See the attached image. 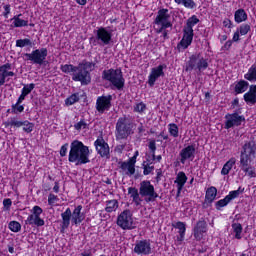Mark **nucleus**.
I'll use <instances>...</instances> for the list:
<instances>
[{
	"label": "nucleus",
	"instance_id": "1",
	"mask_svg": "<svg viewBox=\"0 0 256 256\" xmlns=\"http://www.w3.org/2000/svg\"><path fill=\"white\" fill-rule=\"evenodd\" d=\"M89 155H91L89 147L83 144V142L79 140L71 142L68 155L69 163H75V165H87V163H91Z\"/></svg>",
	"mask_w": 256,
	"mask_h": 256
},
{
	"label": "nucleus",
	"instance_id": "2",
	"mask_svg": "<svg viewBox=\"0 0 256 256\" xmlns=\"http://www.w3.org/2000/svg\"><path fill=\"white\" fill-rule=\"evenodd\" d=\"M93 69H95V63L87 60L82 61L76 66V70L72 74V81H79L82 86L89 85Z\"/></svg>",
	"mask_w": 256,
	"mask_h": 256
},
{
	"label": "nucleus",
	"instance_id": "3",
	"mask_svg": "<svg viewBox=\"0 0 256 256\" xmlns=\"http://www.w3.org/2000/svg\"><path fill=\"white\" fill-rule=\"evenodd\" d=\"M134 127H135V124L133 123V120L131 117L122 116L118 118L116 122V132H115L117 141L127 139L129 135H133Z\"/></svg>",
	"mask_w": 256,
	"mask_h": 256
},
{
	"label": "nucleus",
	"instance_id": "4",
	"mask_svg": "<svg viewBox=\"0 0 256 256\" xmlns=\"http://www.w3.org/2000/svg\"><path fill=\"white\" fill-rule=\"evenodd\" d=\"M102 79L109 81L111 85L118 91L125 87V78H123V71L121 69H109L102 72Z\"/></svg>",
	"mask_w": 256,
	"mask_h": 256
},
{
	"label": "nucleus",
	"instance_id": "5",
	"mask_svg": "<svg viewBox=\"0 0 256 256\" xmlns=\"http://www.w3.org/2000/svg\"><path fill=\"white\" fill-rule=\"evenodd\" d=\"M170 19L171 14L169 13V9H160L154 20L155 25L158 26V28H155L156 33H162L164 29H171L173 27V23H171Z\"/></svg>",
	"mask_w": 256,
	"mask_h": 256
},
{
	"label": "nucleus",
	"instance_id": "6",
	"mask_svg": "<svg viewBox=\"0 0 256 256\" xmlns=\"http://www.w3.org/2000/svg\"><path fill=\"white\" fill-rule=\"evenodd\" d=\"M207 67H209L207 59L203 58L200 54H194L189 57L185 71L188 73H191V71H198L199 73H202V71H205Z\"/></svg>",
	"mask_w": 256,
	"mask_h": 256
},
{
	"label": "nucleus",
	"instance_id": "7",
	"mask_svg": "<svg viewBox=\"0 0 256 256\" xmlns=\"http://www.w3.org/2000/svg\"><path fill=\"white\" fill-rule=\"evenodd\" d=\"M140 196L145 201V203H154L159 198V194L155 191V186L151 184V181L144 180L140 182Z\"/></svg>",
	"mask_w": 256,
	"mask_h": 256
},
{
	"label": "nucleus",
	"instance_id": "8",
	"mask_svg": "<svg viewBox=\"0 0 256 256\" xmlns=\"http://www.w3.org/2000/svg\"><path fill=\"white\" fill-rule=\"evenodd\" d=\"M113 38V33L107 30L105 27H100L95 32V36L90 38V43L94 47H105V45H109L111 43V39Z\"/></svg>",
	"mask_w": 256,
	"mask_h": 256
},
{
	"label": "nucleus",
	"instance_id": "9",
	"mask_svg": "<svg viewBox=\"0 0 256 256\" xmlns=\"http://www.w3.org/2000/svg\"><path fill=\"white\" fill-rule=\"evenodd\" d=\"M48 50L47 48H40L32 51L31 53L24 54L27 61H31L34 65H43L47 59Z\"/></svg>",
	"mask_w": 256,
	"mask_h": 256
},
{
	"label": "nucleus",
	"instance_id": "10",
	"mask_svg": "<svg viewBox=\"0 0 256 256\" xmlns=\"http://www.w3.org/2000/svg\"><path fill=\"white\" fill-rule=\"evenodd\" d=\"M117 225L124 231L135 229V226H133V213H131V210H124L119 214L117 217Z\"/></svg>",
	"mask_w": 256,
	"mask_h": 256
},
{
	"label": "nucleus",
	"instance_id": "11",
	"mask_svg": "<svg viewBox=\"0 0 256 256\" xmlns=\"http://www.w3.org/2000/svg\"><path fill=\"white\" fill-rule=\"evenodd\" d=\"M31 213L25 220V225H35L36 227H43L45 220L41 219L43 209L39 206H34Z\"/></svg>",
	"mask_w": 256,
	"mask_h": 256
},
{
	"label": "nucleus",
	"instance_id": "12",
	"mask_svg": "<svg viewBox=\"0 0 256 256\" xmlns=\"http://www.w3.org/2000/svg\"><path fill=\"white\" fill-rule=\"evenodd\" d=\"M256 154V143L254 140L246 141L242 146V150L240 153V161L246 162L251 161V159L255 157Z\"/></svg>",
	"mask_w": 256,
	"mask_h": 256
},
{
	"label": "nucleus",
	"instance_id": "13",
	"mask_svg": "<svg viewBox=\"0 0 256 256\" xmlns=\"http://www.w3.org/2000/svg\"><path fill=\"white\" fill-rule=\"evenodd\" d=\"M225 120L224 129H233L234 127L241 126V123L245 121V116L239 115V113L235 112L232 114H226Z\"/></svg>",
	"mask_w": 256,
	"mask_h": 256
},
{
	"label": "nucleus",
	"instance_id": "14",
	"mask_svg": "<svg viewBox=\"0 0 256 256\" xmlns=\"http://www.w3.org/2000/svg\"><path fill=\"white\" fill-rule=\"evenodd\" d=\"M113 100V96H99L96 100V110L98 113H105V111H109L111 109V101Z\"/></svg>",
	"mask_w": 256,
	"mask_h": 256
},
{
	"label": "nucleus",
	"instance_id": "15",
	"mask_svg": "<svg viewBox=\"0 0 256 256\" xmlns=\"http://www.w3.org/2000/svg\"><path fill=\"white\" fill-rule=\"evenodd\" d=\"M133 251L136 255H151V242L149 240L136 241Z\"/></svg>",
	"mask_w": 256,
	"mask_h": 256
},
{
	"label": "nucleus",
	"instance_id": "16",
	"mask_svg": "<svg viewBox=\"0 0 256 256\" xmlns=\"http://www.w3.org/2000/svg\"><path fill=\"white\" fill-rule=\"evenodd\" d=\"M165 65H159L157 67H154L151 69V72L148 76V85L150 87H153L155 85V82L159 77H165V72L163 71L165 69Z\"/></svg>",
	"mask_w": 256,
	"mask_h": 256
},
{
	"label": "nucleus",
	"instance_id": "17",
	"mask_svg": "<svg viewBox=\"0 0 256 256\" xmlns=\"http://www.w3.org/2000/svg\"><path fill=\"white\" fill-rule=\"evenodd\" d=\"M94 146L96 148L98 155H100V157H106V159H109L110 157L109 144L105 142L103 138H98L94 142Z\"/></svg>",
	"mask_w": 256,
	"mask_h": 256
},
{
	"label": "nucleus",
	"instance_id": "18",
	"mask_svg": "<svg viewBox=\"0 0 256 256\" xmlns=\"http://www.w3.org/2000/svg\"><path fill=\"white\" fill-rule=\"evenodd\" d=\"M193 233L196 241H201V239H203L204 233H207V221H205V218L199 219L193 229Z\"/></svg>",
	"mask_w": 256,
	"mask_h": 256
},
{
	"label": "nucleus",
	"instance_id": "19",
	"mask_svg": "<svg viewBox=\"0 0 256 256\" xmlns=\"http://www.w3.org/2000/svg\"><path fill=\"white\" fill-rule=\"evenodd\" d=\"M179 156H180V163H182V165H185L186 161H193V159H195V146L189 145L183 148L180 151Z\"/></svg>",
	"mask_w": 256,
	"mask_h": 256
},
{
	"label": "nucleus",
	"instance_id": "20",
	"mask_svg": "<svg viewBox=\"0 0 256 256\" xmlns=\"http://www.w3.org/2000/svg\"><path fill=\"white\" fill-rule=\"evenodd\" d=\"M8 77H15V72L11 71V64L0 65V87L5 85L6 81H9Z\"/></svg>",
	"mask_w": 256,
	"mask_h": 256
},
{
	"label": "nucleus",
	"instance_id": "21",
	"mask_svg": "<svg viewBox=\"0 0 256 256\" xmlns=\"http://www.w3.org/2000/svg\"><path fill=\"white\" fill-rule=\"evenodd\" d=\"M83 210V206L78 205L73 212H71V223L72 225H79L81 223H83V221H85V215L83 213H81V211Z\"/></svg>",
	"mask_w": 256,
	"mask_h": 256
},
{
	"label": "nucleus",
	"instance_id": "22",
	"mask_svg": "<svg viewBox=\"0 0 256 256\" xmlns=\"http://www.w3.org/2000/svg\"><path fill=\"white\" fill-rule=\"evenodd\" d=\"M128 195H130V198L132 199V203H134L136 207L141 206V203H143V197H141L140 189H137L135 187H129Z\"/></svg>",
	"mask_w": 256,
	"mask_h": 256
},
{
	"label": "nucleus",
	"instance_id": "23",
	"mask_svg": "<svg viewBox=\"0 0 256 256\" xmlns=\"http://www.w3.org/2000/svg\"><path fill=\"white\" fill-rule=\"evenodd\" d=\"M62 222H61V231H65L66 229H69V226L71 225V208H67L62 214Z\"/></svg>",
	"mask_w": 256,
	"mask_h": 256
},
{
	"label": "nucleus",
	"instance_id": "24",
	"mask_svg": "<svg viewBox=\"0 0 256 256\" xmlns=\"http://www.w3.org/2000/svg\"><path fill=\"white\" fill-rule=\"evenodd\" d=\"M244 101L248 105H255L256 103V85H251L249 91L244 94Z\"/></svg>",
	"mask_w": 256,
	"mask_h": 256
},
{
	"label": "nucleus",
	"instance_id": "25",
	"mask_svg": "<svg viewBox=\"0 0 256 256\" xmlns=\"http://www.w3.org/2000/svg\"><path fill=\"white\" fill-rule=\"evenodd\" d=\"M250 162L251 161L243 162V160H240V167L248 177L253 178L255 177V168L253 166H249Z\"/></svg>",
	"mask_w": 256,
	"mask_h": 256
},
{
	"label": "nucleus",
	"instance_id": "26",
	"mask_svg": "<svg viewBox=\"0 0 256 256\" xmlns=\"http://www.w3.org/2000/svg\"><path fill=\"white\" fill-rule=\"evenodd\" d=\"M247 89H249V82H247L245 80H240L239 82H237L235 84V87H234V91L237 95H239L241 93H245V91H247Z\"/></svg>",
	"mask_w": 256,
	"mask_h": 256
},
{
	"label": "nucleus",
	"instance_id": "27",
	"mask_svg": "<svg viewBox=\"0 0 256 256\" xmlns=\"http://www.w3.org/2000/svg\"><path fill=\"white\" fill-rule=\"evenodd\" d=\"M23 14L15 15L11 21H13L14 27H27L29 25V20L21 19Z\"/></svg>",
	"mask_w": 256,
	"mask_h": 256
},
{
	"label": "nucleus",
	"instance_id": "28",
	"mask_svg": "<svg viewBox=\"0 0 256 256\" xmlns=\"http://www.w3.org/2000/svg\"><path fill=\"white\" fill-rule=\"evenodd\" d=\"M235 163H237V159L234 157L230 158L229 161L224 164L221 170V175H229V171L233 169V165H235Z\"/></svg>",
	"mask_w": 256,
	"mask_h": 256
},
{
	"label": "nucleus",
	"instance_id": "29",
	"mask_svg": "<svg viewBox=\"0 0 256 256\" xmlns=\"http://www.w3.org/2000/svg\"><path fill=\"white\" fill-rule=\"evenodd\" d=\"M174 183H176L179 189H183V187H185V183H187V175H185V172H179Z\"/></svg>",
	"mask_w": 256,
	"mask_h": 256
},
{
	"label": "nucleus",
	"instance_id": "30",
	"mask_svg": "<svg viewBox=\"0 0 256 256\" xmlns=\"http://www.w3.org/2000/svg\"><path fill=\"white\" fill-rule=\"evenodd\" d=\"M234 21L236 23H243V21H247V12L243 9H238L234 13Z\"/></svg>",
	"mask_w": 256,
	"mask_h": 256
},
{
	"label": "nucleus",
	"instance_id": "31",
	"mask_svg": "<svg viewBox=\"0 0 256 256\" xmlns=\"http://www.w3.org/2000/svg\"><path fill=\"white\" fill-rule=\"evenodd\" d=\"M215 197H217V188L212 186L206 191L205 201H207V203H213Z\"/></svg>",
	"mask_w": 256,
	"mask_h": 256
},
{
	"label": "nucleus",
	"instance_id": "32",
	"mask_svg": "<svg viewBox=\"0 0 256 256\" xmlns=\"http://www.w3.org/2000/svg\"><path fill=\"white\" fill-rule=\"evenodd\" d=\"M119 209V202L116 199L106 201L105 211L107 213H113Z\"/></svg>",
	"mask_w": 256,
	"mask_h": 256
},
{
	"label": "nucleus",
	"instance_id": "33",
	"mask_svg": "<svg viewBox=\"0 0 256 256\" xmlns=\"http://www.w3.org/2000/svg\"><path fill=\"white\" fill-rule=\"evenodd\" d=\"M177 5H183L186 9H195L197 4L193 0H174Z\"/></svg>",
	"mask_w": 256,
	"mask_h": 256
},
{
	"label": "nucleus",
	"instance_id": "34",
	"mask_svg": "<svg viewBox=\"0 0 256 256\" xmlns=\"http://www.w3.org/2000/svg\"><path fill=\"white\" fill-rule=\"evenodd\" d=\"M232 230L233 233H235V239H242L243 226L241 225V223H233Z\"/></svg>",
	"mask_w": 256,
	"mask_h": 256
},
{
	"label": "nucleus",
	"instance_id": "35",
	"mask_svg": "<svg viewBox=\"0 0 256 256\" xmlns=\"http://www.w3.org/2000/svg\"><path fill=\"white\" fill-rule=\"evenodd\" d=\"M245 192V188L239 187L237 190L230 191L229 194L226 196L228 201H233V199H237L241 195V193Z\"/></svg>",
	"mask_w": 256,
	"mask_h": 256
},
{
	"label": "nucleus",
	"instance_id": "36",
	"mask_svg": "<svg viewBox=\"0 0 256 256\" xmlns=\"http://www.w3.org/2000/svg\"><path fill=\"white\" fill-rule=\"evenodd\" d=\"M191 43H193V41L187 40V38L182 37L181 41L177 45V50L179 52L185 51V49H187L189 45H191Z\"/></svg>",
	"mask_w": 256,
	"mask_h": 256
},
{
	"label": "nucleus",
	"instance_id": "37",
	"mask_svg": "<svg viewBox=\"0 0 256 256\" xmlns=\"http://www.w3.org/2000/svg\"><path fill=\"white\" fill-rule=\"evenodd\" d=\"M16 47H20L23 49V47H33V42L29 38L26 39H18L16 40Z\"/></svg>",
	"mask_w": 256,
	"mask_h": 256
},
{
	"label": "nucleus",
	"instance_id": "38",
	"mask_svg": "<svg viewBox=\"0 0 256 256\" xmlns=\"http://www.w3.org/2000/svg\"><path fill=\"white\" fill-rule=\"evenodd\" d=\"M23 111H25V107L21 105V103L16 102L15 104H12L11 113L13 115H19V113H23Z\"/></svg>",
	"mask_w": 256,
	"mask_h": 256
},
{
	"label": "nucleus",
	"instance_id": "39",
	"mask_svg": "<svg viewBox=\"0 0 256 256\" xmlns=\"http://www.w3.org/2000/svg\"><path fill=\"white\" fill-rule=\"evenodd\" d=\"M142 167L144 169L143 175H151V173H153V171H155V166H153V163L143 162Z\"/></svg>",
	"mask_w": 256,
	"mask_h": 256
},
{
	"label": "nucleus",
	"instance_id": "40",
	"mask_svg": "<svg viewBox=\"0 0 256 256\" xmlns=\"http://www.w3.org/2000/svg\"><path fill=\"white\" fill-rule=\"evenodd\" d=\"M176 229L179 230L178 233L180 235V241H183V239H185V231H187V228L185 227V223L177 222Z\"/></svg>",
	"mask_w": 256,
	"mask_h": 256
},
{
	"label": "nucleus",
	"instance_id": "41",
	"mask_svg": "<svg viewBox=\"0 0 256 256\" xmlns=\"http://www.w3.org/2000/svg\"><path fill=\"white\" fill-rule=\"evenodd\" d=\"M60 69L62 73H72V75H74L75 70L77 69V66H73V64H65V65H61Z\"/></svg>",
	"mask_w": 256,
	"mask_h": 256
},
{
	"label": "nucleus",
	"instance_id": "42",
	"mask_svg": "<svg viewBox=\"0 0 256 256\" xmlns=\"http://www.w3.org/2000/svg\"><path fill=\"white\" fill-rule=\"evenodd\" d=\"M168 127H169L168 131L172 137H175V138L179 137V126H177V124L172 123V124H169Z\"/></svg>",
	"mask_w": 256,
	"mask_h": 256
},
{
	"label": "nucleus",
	"instance_id": "43",
	"mask_svg": "<svg viewBox=\"0 0 256 256\" xmlns=\"http://www.w3.org/2000/svg\"><path fill=\"white\" fill-rule=\"evenodd\" d=\"M197 23H199V18H197V16L193 15L192 17L187 19L185 27L188 29H193V27H195V25H197Z\"/></svg>",
	"mask_w": 256,
	"mask_h": 256
},
{
	"label": "nucleus",
	"instance_id": "44",
	"mask_svg": "<svg viewBox=\"0 0 256 256\" xmlns=\"http://www.w3.org/2000/svg\"><path fill=\"white\" fill-rule=\"evenodd\" d=\"M193 29L192 28H187L184 26L183 28V38L188 40V41H193Z\"/></svg>",
	"mask_w": 256,
	"mask_h": 256
},
{
	"label": "nucleus",
	"instance_id": "45",
	"mask_svg": "<svg viewBox=\"0 0 256 256\" xmlns=\"http://www.w3.org/2000/svg\"><path fill=\"white\" fill-rule=\"evenodd\" d=\"M79 101V93H74L65 100L67 106L75 105Z\"/></svg>",
	"mask_w": 256,
	"mask_h": 256
},
{
	"label": "nucleus",
	"instance_id": "46",
	"mask_svg": "<svg viewBox=\"0 0 256 256\" xmlns=\"http://www.w3.org/2000/svg\"><path fill=\"white\" fill-rule=\"evenodd\" d=\"M8 227L13 233H19V231H21V223H19L18 221H11L8 224Z\"/></svg>",
	"mask_w": 256,
	"mask_h": 256
},
{
	"label": "nucleus",
	"instance_id": "47",
	"mask_svg": "<svg viewBox=\"0 0 256 256\" xmlns=\"http://www.w3.org/2000/svg\"><path fill=\"white\" fill-rule=\"evenodd\" d=\"M6 125H7V127L19 128V127H23V121H19V120H17V118L12 117V118H10V120L7 122Z\"/></svg>",
	"mask_w": 256,
	"mask_h": 256
},
{
	"label": "nucleus",
	"instance_id": "48",
	"mask_svg": "<svg viewBox=\"0 0 256 256\" xmlns=\"http://www.w3.org/2000/svg\"><path fill=\"white\" fill-rule=\"evenodd\" d=\"M147 111V105L143 102H139L134 106V113H139L140 115Z\"/></svg>",
	"mask_w": 256,
	"mask_h": 256
},
{
	"label": "nucleus",
	"instance_id": "49",
	"mask_svg": "<svg viewBox=\"0 0 256 256\" xmlns=\"http://www.w3.org/2000/svg\"><path fill=\"white\" fill-rule=\"evenodd\" d=\"M22 127H23V131H25V133H31L33 131V129L35 128V124L26 120V121H23Z\"/></svg>",
	"mask_w": 256,
	"mask_h": 256
},
{
	"label": "nucleus",
	"instance_id": "50",
	"mask_svg": "<svg viewBox=\"0 0 256 256\" xmlns=\"http://www.w3.org/2000/svg\"><path fill=\"white\" fill-rule=\"evenodd\" d=\"M229 203H230L229 198H227V196H226L224 199H221L216 202V209L218 211H221L222 207H227V205H229Z\"/></svg>",
	"mask_w": 256,
	"mask_h": 256
},
{
	"label": "nucleus",
	"instance_id": "51",
	"mask_svg": "<svg viewBox=\"0 0 256 256\" xmlns=\"http://www.w3.org/2000/svg\"><path fill=\"white\" fill-rule=\"evenodd\" d=\"M237 31H239L240 35H247L251 31V26L249 24H242Z\"/></svg>",
	"mask_w": 256,
	"mask_h": 256
},
{
	"label": "nucleus",
	"instance_id": "52",
	"mask_svg": "<svg viewBox=\"0 0 256 256\" xmlns=\"http://www.w3.org/2000/svg\"><path fill=\"white\" fill-rule=\"evenodd\" d=\"M33 89H35V84H25L21 92H23L27 96L29 95V93H31V91H33Z\"/></svg>",
	"mask_w": 256,
	"mask_h": 256
},
{
	"label": "nucleus",
	"instance_id": "53",
	"mask_svg": "<svg viewBox=\"0 0 256 256\" xmlns=\"http://www.w3.org/2000/svg\"><path fill=\"white\" fill-rule=\"evenodd\" d=\"M74 128L76 129V131H81V129H86L87 122H85V120H81L80 122L74 125Z\"/></svg>",
	"mask_w": 256,
	"mask_h": 256
},
{
	"label": "nucleus",
	"instance_id": "54",
	"mask_svg": "<svg viewBox=\"0 0 256 256\" xmlns=\"http://www.w3.org/2000/svg\"><path fill=\"white\" fill-rule=\"evenodd\" d=\"M11 205H13V201L10 198H6L3 200V206L5 211H9L11 209Z\"/></svg>",
	"mask_w": 256,
	"mask_h": 256
},
{
	"label": "nucleus",
	"instance_id": "55",
	"mask_svg": "<svg viewBox=\"0 0 256 256\" xmlns=\"http://www.w3.org/2000/svg\"><path fill=\"white\" fill-rule=\"evenodd\" d=\"M126 175H135V166H133V164L128 163V166L126 168Z\"/></svg>",
	"mask_w": 256,
	"mask_h": 256
},
{
	"label": "nucleus",
	"instance_id": "56",
	"mask_svg": "<svg viewBox=\"0 0 256 256\" xmlns=\"http://www.w3.org/2000/svg\"><path fill=\"white\" fill-rule=\"evenodd\" d=\"M59 198L55 194H49L48 196V204L49 205H55V201H58Z\"/></svg>",
	"mask_w": 256,
	"mask_h": 256
},
{
	"label": "nucleus",
	"instance_id": "57",
	"mask_svg": "<svg viewBox=\"0 0 256 256\" xmlns=\"http://www.w3.org/2000/svg\"><path fill=\"white\" fill-rule=\"evenodd\" d=\"M148 148L150 149L151 153H155V151H157V143L155 140L149 141Z\"/></svg>",
	"mask_w": 256,
	"mask_h": 256
},
{
	"label": "nucleus",
	"instance_id": "58",
	"mask_svg": "<svg viewBox=\"0 0 256 256\" xmlns=\"http://www.w3.org/2000/svg\"><path fill=\"white\" fill-rule=\"evenodd\" d=\"M10 13H11V5H9V4L4 5L3 15H4L5 19H9V14Z\"/></svg>",
	"mask_w": 256,
	"mask_h": 256
},
{
	"label": "nucleus",
	"instance_id": "59",
	"mask_svg": "<svg viewBox=\"0 0 256 256\" xmlns=\"http://www.w3.org/2000/svg\"><path fill=\"white\" fill-rule=\"evenodd\" d=\"M223 27H226L227 29H233V22H231L229 18H225L223 20Z\"/></svg>",
	"mask_w": 256,
	"mask_h": 256
},
{
	"label": "nucleus",
	"instance_id": "60",
	"mask_svg": "<svg viewBox=\"0 0 256 256\" xmlns=\"http://www.w3.org/2000/svg\"><path fill=\"white\" fill-rule=\"evenodd\" d=\"M69 147V144H64L63 146H61L60 149V156L61 157H65L67 155V148Z\"/></svg>",
	"mask_w": 256,
	"mask_h": 256
},
{
	"label": "nucleus",
	"instance_id": "61",
	"mask_svg": "<svg viewBox=\"0 0 256 256\" xmlns=\"http://www.w3.org/2000/svg\"><path fill=\"white\" fill-rule=\"evenodd\" d=\"M232 45H233V42L231 40L226 41L224 46L222 47L223 51H229Z\"/></svg>",
	"mask_w": 256,
	"mask_h": 256
},
{
	"label": "nucleus",
	"instance_id": "62",
	"mask_svg": "<svg viewBox=\"0 0 256 256\" xmlns=\"http://www.w3.org/2000/svg\"><path fill=\"white\" fill-rule=\"evenodd\" d=\"M121 171L127 173V167L129 166V162H119Z\"/></svg>",
	"mask_w": 256,
	"mask_h": 256
},
{
	"label": "nucleus",
	"instance_id": "63",
	"mask_svg": "<svg viewBox=\"0 0 256 256\" xmlns=\"http://www.w3.org/2000/svg\"><path fill=\"white\" fill-rule=\"evenodd\" d=\"M239 30H237L235 33H234V35H233V38H232V42H234V43H237V42H239Z\"/></svg>",
	"mask_w": 256,
	"mask_h": 256
},
{
	"label": "nucleus",
	"instance_id": "64",
	"mask_svg": "<svg viewBox=\"0 0 256 256\" xmlns=\"http://www.w3.org/2000/svg\"><path fill=\"white\" fill-rule=\"evenodd\" d=\"M25 97H27V94L21 92V95L19 96L17 103H23V101H25Z\"/></svg>",
	"mask_w": 256,
	"mask_h": 256
}]
</instances>
